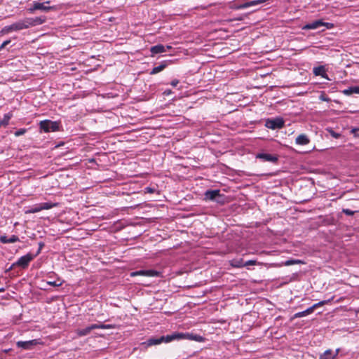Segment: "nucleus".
Wrapping results in <instances>:
<instances>
[{
  "instance_id": "1",
  "label": "nucleus",
  "mask_w": 359,
  "mask_h": 359,
  "mask_svg": "<svg viewBox=\"0 0 359 359\" xmlns=\"http://www.w3.org/2000/svg\"><path fill=\"white\" fill-rule=\"evenodd\" d=\"M26 18L15 22L10 25L4 27L2 30V34H8L12 32L20 31L22 29H28V25L26 22Z\"/></svg>"
},
{
  "instance_id": "2",
  "label": "nucleus",
  "mask_w": 359,
  "mask_h": 359,
  "mask_svg": "<svg viewBox=\"0 0 359 359\" xmlns=\"http://www.w3.org/2000/svg\"><path fill=\"white\" fill-rule=\"evenodd\" d=\"M171 341L174 340H182V339H188V340H194L196 341H202L203 338L197 334H194L192 333H182V332H173L170 334Z\"/></svg>"
},
{
  "instance_id": "3",
  "label": "nucleus",
  "mask_w": 359,
  "mask_h": 359,
  "mask_svg": "<svg viewBox=\"0 0 359 359\" xmlns=\"http://www.w3.org/2000/svg\"><path fill=\"white\" fill-rule=\"evenodd\" d=\"M41 130L45 133L55 132L59 130L60 124L57 121L50 120L41 121L39 123Z\"/></svg>"
},
{
  "instance_id": "4",
  "label": "nucleus",
  "mask_w": 359,
  "mask_h": 359,
  "mask_svg": "<svg viewBox=\"0 0 359 359\" xmlns=\"http://www.w3.org/2000/svg\"><path fill=\"white\" fill-rule=\"evenodd\" d=\"M265 126L272 130L280 129L284 126V121L282 118H275L273 119H268L266 121Z\"/></svg>"
},
{
  "instance_id": "5",
  "label": "nucleus",
  "mask_w": 359,
  "mask_h": 359,
  "mask_svg": "<svg viewBox=\"0 0 359 359\" xmlns=\"http://www.w3.org/2000/svg\"><path fill=\"white\" fill-rule=\"evenodd\" d=\"M222 196L220 194L219 190H208L205 192L204 199L206 201H213L217 203H221L219 198Z\"/></svg>"
},
{
  "instance_id": "6",
  "label": "nucleus",
  "mask_w": 359,
  "mask_h": 359,
  "mask_svg": "<svg viewBox=\"0 0 359 359\" xmlns=\"http://www.w3.org/2000/svg\"><path fill=\"white\" fill-rule=\"evenodd\" d=\"M34 257L35 255L33 254L27 253V255L20 257L18 261L15 262V264H18V266L26 269L28 266L29 262L34 259Z\"/></svg>"
},
{
  "instance_id": "7",
  "label": "nucleus",
  "mask_w": 359,
  "mask_h": 359,
  "mask_svg": "<svg viewBox=\"0 0 359 359\" xmlns=\"http://www.w3.org/2000/svg\"><path fill=\"white\" fill-rule=\"evenodd\" d=\"M330 24L328 22H324L322 20H316L314 22H312L311 23H308V24L305 25L303 27V29H316L319 28L321 26H326L327 28H330Z\"/></svg>"
},
{
  "instance_id": "8",
  "label": "nucleus",
  "mask_w": 359,
  "mask_h": 359,
  "mask_svg": "<svg viewBox=\"0 0 359 359\" xmlns=\"http://www.w3.org/2000/svg\"><path fill=\"white\" fill-rule=\"evenodd\" d=\"M39 344V340L37 339H33L29 341H19L17 342V346L18 348H22L25 350H29L31 349L34 346H36Z\"/></svg>"
},
{
  "instance_id": "9",
  "label": "nucleus",
  "mask_w": 359,
  "mask_h": 359,
  "mask_svg": "<svg viewBox=\"0 0 359 359\" xmlns=\"http://www.w3.org/2000/svg\"><path fill=\"white\" fill-rule=\"evenodd\" d=\"M28 28L42 25L46 21V17L26 18Z\"/></svg>"
},
{
  "instance_id": "10",
  "label": "nucleus",
  "mask_w": 359,
  "mask_h": 359,
  "mask_svg": "<svg viewBox=\"0 0 359 359\" xmlns=\"http://www.w3.org/2000/svg\"><path fill=\"white\" fill-rule=\"evenodd\" d=\"M257 158L262 159L263 161H269L272 163H276L278 161L277 156L270 154L260 153L257 155Z\"/></svg>"
},
{
  "instance_id": "11",
  "label": "nucleus",
  "mask_w": 359,
  "mask_h": 359,
  "mask_svg": "<svg viewBox=\"0 0 359 359\" xmlns=\"http://www.w3.org/2000/svg\"><path fill=\"white\" fill-rule=\"evenodd\" d=\"M45 4H50V1H47L45 3L34 1V8H36V10H40L44 12H48L55 9V6H46L44 5Z\"/></svg>"
},
{
  "instance_id": "12",
  "label": "nucleus",
  "mask_w": 359,
  "mask_h": 359,
  "mask_svg": "<svg viewBox=\"0 0 359 359\" xmlns=\"http://www.w3.org/2000/svg\"><path fill=\"white\" fill-rule=\"evenodd\" d=\"M266 0H254L251 1L246 2L245 4H241L238 6H236V9H243L248 8L250 6H257L258 4H261L264 2H265Z\"/></svg>"
},
{
  "instance_id": "13",
  "label": "nucleus",
  "mask_w": 359,
  "mask_h": 359,
  "mask_svg": "<svg viewBox=\"0 0 359 359\" xmlns=\"http://www.w3.org/2000/svg\"><path fill=\"white\" fill-rule=\"evenodd\" d=\"M339 353V349H337L334 353L331 350H327L323 354L320 355L319 359H335Z\"/></svg>"
},
{
  "instance_id": "14",
  "label": "nucleus",
  "mask_w": 359,
  "mask_h": 359,
  "mask_svg": "<svg viewBox=\"0 0 359 359\" xmlns=\"http://www.w3.org/2000/svg\"><path fill=\"white\" fill-rule=\"evenodd\" d=\"M19 241V238L15 235H12L10 238L3 235L0 236V241L2 243H13Z\"/></svg>"
},
{
  "instance_id": "15",
  "label": "nucleus",
  "mask_w": 359,
  "mask_h": 359,
  "mask_svg": "<svg viewBox=\"0 0 359 359\" xmlns=\"http://www.w3.org/2000/svg\"><path fill=\"white\" fill-rule=\"evenodd\" d=\"M309 142H310V140H309V137H307V135H306L304 134H301V135H298L295 140L296 144H299V145H306V144H309Z\"/></svg>"
},
{
  "instance_id": "16",
  "label": "nucleus",
  "mask_w": 359,
  "mask_h": 359,
  "mask_svg": "<svg viewBox=\"0 0 359 359\" xmlns=\"http://www.w3.org/2000/svg\"><path fill=\"white\" fill-rule=\"evenodd\" d=\"M162 343L161 340V337L158 338H150L147 339L145 342L143 343L147 347L158 345Z\"/></svg>"
},
{
  "instance_id": "17",
  "label": "nucleus",
  "mask_w": 359,
  "mask_h": 359,
  "mask_svg": "<svg viewBox=\"0 0 359 359\" xmlns=\"http://www.w3.org/2000/svg\"><path fill=\"white\" fill-rule=\"evenodd\" d=\"M150 50H151V53L153 55L154 54H158V53H164V52L166 51L165 47L163 45H161V44H158V45H156V46H152Z\"/></svg>"
},
{
  "instance_id": "18",
  "label": "nucleus",
  "mask_w": 359,
  "mask_h": 359,
  "mask_svg": "<svg viewBox=\"0 0 359 359\" xmlns=\"http://www.w3.org/2000/svg\"><path fill=\"white\" fill-rule=\"evenodd\" d=\"M244 263L245 262L241 258L233 259L232 260L230 261L231 266L235 268H242L245 266Z\"/></svg>"
},
{
  "instance_id": "19",
  "label": "nucleus",
  "mask_w": 359,
  "mask_h": 359,
  "mask_svg": "<svg viewBox=\"0 0 359 359\" xmlns=\"http://www.w3.org/2000/svg\"><path fill=\"white\" fill-rule=\"evenodd\" d=\"M168 66V62L166 61L162 62L158 66L153 68L150 74H156L161 71H163Z\"/></svg>"
},
{
  "instance_id": "20",
  "label": "nucleus",
  "mask_w": 359,
  "mask_h": 359,
  "mask_svg": "<svg viewBox=\"0 0 359 359\" xmlns=\"http://www.w3.org/2000/svg\"><path fill=\"white\" fill-rule=\"evenodd\" d=\"M92 325L88 326L84 329H79L76 330V334L79 337H83L88 335L93 330Z\"/></svg>"
},
{
  "instance_id": "21",
  "label": "nucleus",
  "mask_w": 359,
  "mask_h": 359,
  "mask_svg": "<svg viewBox=\"0 0 359 359\" xmlns=\"http://www.w3.org/2000/svg\"><path fill=\"white\" fill-rule=\"evenodd\" d=\"M344 94L349 95L353 93L359 94V86H351L343 91Z\"/></svg>"
},
{
  "instance_id": "22",
  "label": "nucleus",
  "mask_w": 359,
  "mask_h": 359,
  "mask_svg": "<svg viewBox=\"0 0 359 359\" xmlns=\"http://www.w3.org/2000/svg\"><path fill=\"white\" fill-rule=\"evenodd\" d=\"M312 313H313L312 309L309 307L304 311L296 313L294 315V316L292 317V319L297 318H302V317L306 316L309 314H311Z\"/></svg>"
},
{
  "instance_id": "23",
  "label": "nucleus",
  "mask_w": 359,
  "mask_h": 359,
  "mask_svg": "<svg viewBox=\"0 0 359 359\" xmlns=\"http://www.w3.org/2000/svg\"><path fill=\"white\" fill-rule=\"evenodd\" d=\"M40 208L41 210H49L52 208L56 207L57 205V203H51V202H46L39 203Z\"/></svg>"
},
{
  "instance_id": "24",
  "label": "nucleus",
  "mask_w": 359,
  "mask_h": 359,
  "mask_svg": "<svg viewBox=\"0 0 359 359\" xmlns=\"http://www.w3.org/2000/svg\"><path fill=\"white\" fill-rule=\"evenodd\" d=\"M297 264H304V262L300 259H289L285 261L283 264L285 266H290Z\"/></svg>"
},
{
  "instance_id": "25",
  "label": "nucleus",
  "mask_w": 359,
  "mask_h": 359,
  "mask_svg": "<svg viewBox=\"0 0 359 359\" xmlns=\"http://www.w3.org/2000/svg\"><path fill=\"white\" fill-rule=\"evenodd\" d=\"M144 271H145L144 276L155 277V276H159V272L156 270L150 269V270H144Z\"/></svg>"
},
{
  "instance_id": "26",
  "label": "nucleus",
  "mask_w": 359,
  "mask_h": 359,
  "mask_svg": "<svg viewBox=\"0 0 359 359\" xmlns=\"http://www.w3.org/2000/svg\"><path fill=\"white\" fill-rule=\"evenodd\" d=\"M330 302V299H328V300H324V301H320L315 304H313L312 306H311L310 308L312 309V311L313 312L314 310L317 308H318L319 306H324L325 304H327L328 302Z\"/></svg>"
},
{
  "instance_id": "27",
  "label": "nucleus",
  "mask_w": 359,
  "mask_h": 359,
  "mask_svg": "<svg viewBox=\"0 0 359 359\" xmlns=\"http://www.w3.org/2000/svg\"><path fill=\"white\" fill-rule=\"evenodd\" d=\"M11 118V114H5L4 118L0 121V125L7 126L9 123Z\"/></svg>"
},
{
  "instance_id": "28",
  "label": "nucleus",
  "mask_w": 359,
  "mask_h": 359,
  "mask_svg": "<svg viewBox=\"0 0 359 359\" xmlns=\"http://www.w3.org/2000/svg\"><path fill=\"white\" fill-rule=\"evenodd\" d=\"M313 73L316 76L321 75L323 76V74H325V70H324L323 67H315L313 69Z\"/></svg>"
},
{
  "instance_id": "29",
  "label": "nucleus",
  "mask_w": 359,
  "mask_h": 359,
  "mask_svg": "<svg viewBox=\"0 0 359 359\" xmlns=\"http://www.w3.org/2000/svg\"><path fill=\"white\" fill-rule=\"evenodd\" d=\"M40 211H41V210L40 208V205H39V204H36V205H34L33 207H32L26 212L27 213H36V212H39Z\"/></svg>"
},
{
  "instance_id": "30",
  "label": "nucleus",
  "mask_w": 359,
  "mask_h": 359,
  "mask_svg": "<svg viewBox=\"0 0 359 359\" xmlns=\"http://www.w3.org/2000/svg\"><path fill=\"white\" fill-rule=\"evenodd\" d=\"M327 130L332 137H333L336 139L339 138L341 136V135L339 133L334 132L332 128H327Z\"/></svg>"
},
{
  "instance_id": "31",
  "label": "nucleus",
  "mask_w": 359,
  "mask_h": 359,
  "mask_svg": "<svg viewBox=\"0 0 359 359\" xmlns=\"http://www.w3.org/2000/svg\"><path fill=\"white\" fill-rule=\"evenodd\" d=\"M319 100L325 102L330 101V98H329L324 92H322L321 94L320 95Z\"/></svg>"
},
{
  "instance_id": "32",
  "label": "nucleus",
  "mask_w": 359,
  "mask_h": 359,
  "mask_svg": "<svg viewBox=\"0 0 359 359\" xmlns=\"http://www.w3.org/2000/svg\"><path fill=\"white\" fill-rule=\"evenodd\" d=\"M161 340L162 341V343H169L171 341V337L170 334H168L166 336H161Z\"/></svg>"
},
{
  "instance_id": "33",
  "label": "nucleus",
  "mask_w": 359,
  "mask_h": 359,
  "mask_svg": "<svg viewBox=\"0 0 359 359\" xmlns=\"http://www.w3.org/2000/svg\"><path fill=\"white\" fill-rule=\"evenodd\" d=\"M144 273H145L144 270H140V271H136L132 272L130 273V276H144Z\"/></svg>"
},
{
  "instance_id": "34",
  "label": "nucleus",
  "mask_w": 359,
  "mask_h": 359,
  "mask_svg": "<svg viewBox=\"0 0 359 359\" xmlns=\"http://www.w3.org/2000/svg\"><path fill=\"white\" fill-rule=\"evenodd\" d=\"M342 212H343V213H344V214H346V215L352 216V215H354L355 211H353V210H349V209H345V208H344V209L342 210Z\"/></svg>"
},
{
  "instance_id": "35",
  "label": "nucleus",
  "mask_w": 359,
  "mask_h": 359,
  "mask_svg": "<svg viewBox=\"0 0 359 359\" xmlns=\"http://www.w3.org/2000/svg\"><path fill=\"white\" fill-rule=\"evenodd\" d=\"M25 132H26L25 129H19L15 132V135L16 137H19V136L24 135Z\"/></svg>"
},
{
  "instance_id": "36",
  "label": "nucleus",
  "mask_w": 359,
  "mask_h": 359,
  "mask_svg": "<svg viewBox=\"0 0 359 359\" xmlns=\"http://www.w3.org/2000/svg\"><path fill=\"white\" fill-rule=\"evenodd\" d=\"M43 246H44V243L43 242L39 243V249H38L37 252H36V254L34 255H35V257H36L38 255H39L41 253V250L43 248Z\"/></svg>"
},
{
  "instance_id": "37",
  "label": "nucleus",
  "mask_w": 359,
  "mask_h": 359,
  "mask_svg": "<svg viewBox=\"0 0 359 359\" xmlns=\"http://www.w3.org/2000/svg\"><path fill=\"white\" fill-rule=\"evenodd\" d=\"M104 324L103 323H98V324H92V327L93 330L95 329H103Z\"/></svg>"
},
{
  "instance_id": "38",
  "label": "nucleus",
  "mask_w": 359,
  "mask_h": 359,
  "mask_svg": "<svg viewBox=\"0 0 359 359\" xmlns=\"http://www.w3.org/2000/svg\"><path fill=\"white\" fill-rule=\"evenodd\" d=\"M244 264H244L245 266H253V265H256L257 264V261L256 260H249V261L245 262Z\"/></svg>"
},
{
  "instance_id": "39",
  "label": "nucleus",
  "mask_w": 359,
  "mask_h": 359,
  "mask_svg": "<svg viewBox=\"0 0 359 359\" xmlns=\"http://www.w3.org/2000/svg\"><path fill=\"white\" fill-rule=\"evenodd\" d=\"M48 284L52 286H60L62 285L61 283H57V281H49Z\"/></svg>"
},
{
  "instance_id": "40",
  "label": "nucleus",
  "mask_w": 359,
  "mask_h": 359,
  "mask_svg": "<svg viewBox=\"0 0 359 359\" xmlns=\"http://www.w3.org/2000/svg\"><path fill=\"white\" fill-rule=\"evenodd\" d=\"M11 41L10 40H7V41H5L0 46V50L1 49H3L6 47V46H7L8 43H10Z\"/></svg>"
},
{
  "instance_id": "41",
  "label": "nucleus",
  "mask_w": 359,
  "mask_h": 359,
  "mask_svg": "<svg viewBox=\"0 0 359 359\" xmlns=\"http://www.w3.org/2000/svg\"><path fill=\"white\" fill-rule=\"evenodd\" d=\"M358 130H359V128H353V129L351 130V133L352 134H353L355 137H358V135L357 134V131H358Z\"/></svg>"
},
{
  "instance_id": "42",
  "label": "nucleus",
  "mask_w": 359,
  "mask_h": 359,
  "mask_svg": "<svg viewBox=\"0 0 359 359\" xmlns=\"http://www.w3.org/2000/svg\"><path fill=\"white\" fill-rule=\"evenodd\" d=\"M179 83V81L177 79H174L171 81V86L175 87Z\"/></svg>"
},
{
  "instance_id": "43",
  "label": "nucleus",
  "mask_w": 359,
  "mask_h": 359,
  "mask_svg": "<svg viewBox=\"0 0 359 359\" xmlns=\"http://www.w3.org/2000/svg\"><path fill=\"white\" fill-rule=\"evenodd\" d=\"M36 10V8H34V1L33 2V5L31 8H28V11L30 13H34L35 11Z\"/></svg>"
},
{
  "instance_id": "44",
  "label": "nucleus",
  "mask_w": 359,
  "mask_h": 359,
  "mask_svg": "<svg viewBox=\"0 0 359 359\" xmlns=\"http://www.w3.org/2000/svg\"><path fill=\"white\" fill-rule=\"evenodd\" d=\"M113 327H114V326L112 325L104 324L103 329H111Z\"/></svg>"
},
{
  "instance_id": "45",
  "label": "nucleus",
  "mask_w": 359,
  "mask_h": 359,
  "mask_svg": "<svg viewBox=\"0 0 359 359\" xmlns=\"http://www.w3.org/2000/svg\"><path fill=\"white\" fill-rule=\"evenodd\" d=\"M15 266H18V264H15V263H13V264L11 265V266L6 271H11Z\"/></svg>"
},
{
  "instance_id": "46",
  "label": "nucleus",
  "mask_w": 359,
  "mask_h": 359,
  "mask_svg": "<svg viewBox=\"0 0 359 359\" xmlns=\"http://www.w3.org/2000/svg\"><path fill=\"white\" fill-rule=\"evenodd\" d=\"M147 192H149V193H153L154 192L153 189L149 188V187H147Z\"/></svg>"
},
{
  "instance_id": "47",
  "label": "nucleus",
  "mask_w": 359,
  "mask_h": 359,
  "mask_svg": "<svg viewBox=\"0 0 359 359\" xmlns=\"http://www.w3.org/2000/svg\"><path fill=\"white\" fill-rule=\"evenodd\" d=\"M4 290H5L4 288H3V287L0 288V292H4Z\"/></svg>"
}]
</instances>
